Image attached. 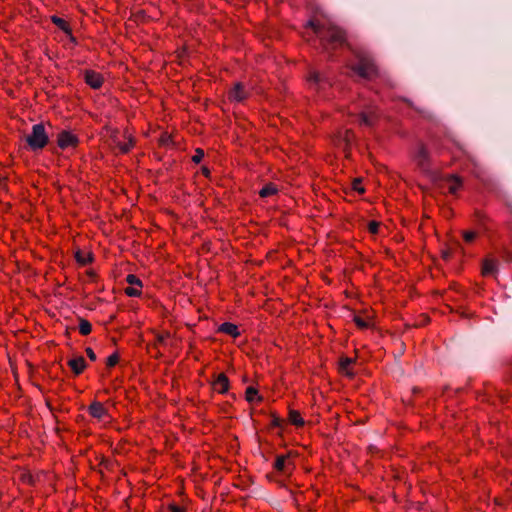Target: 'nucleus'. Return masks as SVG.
<instances>
[{
  "mask_svg": "<svg viewBox=\"0 0 512 512\" xmlns=\"http://www.w3.org/2000/svg\"><path fill=\"white\" fill-rule=\"evenodd\" d=\"M57 145L62 150L69 147L76 148L79 145V138L69 130H62L57 135Z\"/></svg>",
  "mask_w": 512,
  "mask_h": 512,
  "instance_id": "20e7f679",
  "label": "nucleus"
},
{
  "mask_svg": "<svg viewBox=\"0 0 512 512\" xmlns=\"http://www.w3.org/2000/svg\"><path fill=\"white\" fill-rule=\"evenodd\" d=\"M359 118L361 124L366 126H372L378 120L379 116L375 111L370 112V114L362 112L359 114Z\"/></svg>",
  "mask_w": 512,
  "mask_h": 512,
  "instance_id": "ddd939ff",
  "label": "nucleus"
},
{
  "mask_svg": "<svg viewBox=\"0 0 512 512\" xmlns=\"http://www.w3.org/2000/svg\"><path fill=\"white\" fill-rule=\"evenodd\" d=\"M354 362L352 358L342 357L340 359V370L343 373H346L348 376H352L353 373L349 371L350 365Z\"/></svg>",
  "mask_w": 512,
  "mask_h": 512,
  "instance_id": "aec40b11",
  "label": "nucleus"
},
{
  "mask_svg": "<svg viewBox=\"0 0 512 512\" xmlns=\"http://www.w3.org/2000/svg\"><path fill=\"white\" fill-rule=\"evenodd\" d=\"M379 229H380V226H368V230H369L370 234H372V235L378 234Z\"/></svg>",
  "mask_w": 512,
  "mask_h": 512,
  "instance_id": "e433bc0d",
  "label": "nucleus"
},
{
  "mask_svg": "<svg viewBox=\"0 0 512 512\" xmlns=\"http://www.w3.org/2000/svg\"><path fill=\"white\" fill-rule=\"evenodd\" d=\"M306 27H310L319 38L322 48L327 51H334L346 45L345 32L338 26L321 23L317 19H310Z\"/></svg>",
  "mask_w": 512,
  "mask_h": 512,
  "instance_id": "f257e3e1",
  "label": "nucleus"
},
{
  "mask_svg": "<svg viewBox=\"0 0 512 512\" xmlns=\"http://www.w3.org/2000/svg\"><path fill=\"white\" fill-rule=\"evenodd\" d=\"M85 352L88 356V358L91 360V361H95L96 360V354L94 353V351L90 348V347H87L85 349Z\"/></svg>",
  "mask_w": 512,
  "mask_h": 512,
  "instance_id": "72a5a7b5",
  "label": "nucleus"
},
{
  "mask_svg": "<svg viewBox=\"0 0 512 512\" xmlns=\"http://www.w3.org/2000/svg\"><path fill=\"white\" fill-rule=\"evenodd\" d=\"M75 259L80 265H87L92 261V254L84 255V253L81 250H77L75 252Z\"/></svg>",
  "mask_w": 512,
  "mask_h": 512,
  "instance_id": "6ab92c4d",
  "label": "nucleus"
},
{
  "mask_svg": "<svg viewBox=\"0 0 512 512\" xmlns=\"http://www.w3.org/2000/svg\"><path fill=\"white\" fill-rule=\"evenodd\" d=\"M248 94L242 82L234 83L233 87L228 92V99L230 102H243Z\"/></svg>",
  "mask_w": 512,
  "mask_h": 512,
  "instance_id": "423d86ee",
  "label": "nucleus"
},
{
  "mask_svg": "<svg viewBox=\"0 0 512 512\" xmlns=\"http://www.w3.org/2000/svg\"><path fill=\"white\" fill-rule=\"evenodd\" d=\"M213 388L218 393L224 394L229 389V379L224 373H220L213 383Z\"/></svg>",
  "mask_w": 512,
  "mask_h": 512,
  "instance_id": "6e6552de",
  "label": "nucleus"
},
{
  "mask_svg": "<svg viewBox=\"0 0 512 512\" xmlns=\"http://www.w3.org/2000/svg\"><path fill=\"white\" fill-rule=\"evenodd\" d=\"M84 80L92 89H99L104 83V77L102 74L94 70H85Z\"/></svg>",
  "mask_w": 512,
  "mask_h": 512,
  "instance_id": "39448f33",
  "label": "nucleus"
},
{
  "mask_svg": "<svg viewBox=\"0 0 512 512\" xmlns=\"http://www.w3.org/2000/svg\"><path fill=\"white\" fill-rule=\"evenodd\" d=\"M51 21H52V23H54L56 26H58L64 32H66V33L71 32V28H70L68 22L66 20H64L63 18H60V17L54 15L51 17Z\"/></svg>",
  "mask_w": 512,
  "mask_h": 512,
  "instance_id": "f3484780",
  "label": "nucleus"
},
{
  "mask_svg": "<svg viewBox=\"0 0 512 512\" xmlns=\"http://www.w3.org/2000/svg\"><path fill=\"white\" fill-rule=\"evenodd\" d=\"M68 365L72 369L74 374L79 375L86 368V361L82 356H77L73 359H70L68 361Z\"/></svg>",
  "mask_w": 512,
  "mask_h": 512,
  "instance_id": "9d476101",
  "label": "nucleus"
},
{
  "mask_svg": "<svg viewBox=\"0 0 512 512\" xmlns=\"http://www.w3.org/2000/svg\"><path fill=\"white\" fill-rule=\"evenodd\" d=\"M204 157V151L201 148L195 150V154L192 156V161L196 164L200 163Z\"/></svg>",
  "mask_w": 512,
  "mask_h": 512,
  "instance_id": "bb28decb",
  "label": "nucleus"
},
{
  "mask_svg": "<svg viewBox=\"0 0 512 512\" xmlns=\"http://www.w3.org/2000/svg\"><path fill=\"white\" fill-rule=\"evenodd\" d=\"M126 281L130 285H136V286H140V287L142 286L141 280L137 276H135L134 274L127 275Z\"/></svg>",
  "mask_w": 512,
  "mask_h": 512,
  "instance_id": "a878e982",
  "label": "nucleus"
},
{
  "mask_svg": "<svg viewBox=\"0 0 512 512\" xmlns=\"http://www.w3.org/2000/svg\"><path fill=\"white\" fill-rule=\"evenodd\" d=\"M308 80L313 81L315 83L319 82V74L317 72L310 73Z\"/></svg>",
  "mask_w": 512,
  "mask_h": 512,
  "instance_id": "c9c22d12",
  "label": "nucleus"
},
{
  "mask_svg": "<svg viewBox=\"0 0 512 512\" xmlns=\"http://www.w3.org/2000/svg\"><path fill=\"white\" fill-rule=\"evenodd\" d=\"M92 330L91 323L86 319L79 318V332L82 335H88Z\"/></svg>",
  "mask_w": 512,
  "mask_h": 512,
  "instance_id": "412c9836",
  "label": "nucleus"
},
{
  "mask_svg": "<svg viewBox=\"0 0 512 512\" xmlns=\"http://www.w3.org/2000/svg\"><path fill=\"white\" fill-rule=\"evenodd\" d=\"M117 134H118V131H114V133L112 135V137L114 139V143L116 144V146L122 153H128L134 147L133 136L130 133H128L127 130L124 131L123 135H124L125 139H127V141L122 143L117 139Z\"/></svg>",
  "mask_w": 512,
  "mask_h": 512,
  "instance_id": "0eeeda50",
  "label": "nucleus"
},
{
  "mask_svg": "<svg viewBox=\"0 0 512 512\" xmlns=\"http://www.w3.org/2000/svg\"><path fill=\"white\" fill-rule=\"evenodd\" d=\"M354 322L361 329H366L369 327V323L359 316H354Z\"/></svg>",
  "mask_w": 512,
  "mask_h": 512,
  "instance_id": "cd10ccee",
  "label": "nucleus"
},
{
  "mask_svg": "<svg viewBox=\"0 0 512 512\" xmlns=\"http://www.w3.org/2000/svg\"><path fill=\"white\" fill-rule=\"evenodd\" d=\"M169 509H170L171 512H184V508L180 507V506H178L176 504H171L169 506Z\"/></svg>",
  "mask_w": 512,
  "mask_h": 512,
  "instance_id": "f704fd0d",
  "label": "nucleus"
},
{
  "mask_svg": "<svg viewBox=\"0 0 512 512\" xmlns=\"http://www.w3.org/2000/svg\"><path fill=\"white\" fill-rule=\"evenodd\" d=\"M351 70L363 79L371 80L378 76V69L372 60L362 58Z\"/></svg>",
  "mask_w": 512,
  "mask_h": 512,
  "instance_id": "7ed1b4c3",
  "label": "nucleus"
},
{
  "mask_svg": "<svg viewBox=\"0 0 512 512\" xmlns=\"http://www.w3.org/2000/svg\"><path fill=\"white\" fill-rule=\"evenodd\" d=\"M352 189L358 194H363L365 192V187L363 185V181L361 178H354L352 181Z\"/></svg>",
  "mask_w": 512,
  "mask_h": 512,
  "instance_id": "b1692460",
  "label": "nucleus"
},
{
  "mask_svg": "<svg viewBox=\"0 0 512 512\" xmlns=\"http://www.w3.org/2000/svg\"><path fill=\"white\" fill-rule=\"evenodd\" d=\"M164 340H165V337H164L163 335H159V336L157 337V341H158L159 343H164Z\"/></svg>",
  "mask_w": 512,
  "mask_h": 512,
  "instance_id": "58836bf2",
  "label": "nucleus"
},
{
  "mask_svg": "<svg viewBox=\"0 0 512 512\" xmlns=\"http://www.w3.org/2000/svg\"><path fill=\"white\" fill-rule=\"evenodd\" d=\"M497 271V261L493 259H485L483 261L482 273L483 275H493Z\"/></svg>",
  "mask_w": 512,
  "mask_h": 512,
  "instance_id": "4468645a",
  "label": "nucleus"
},
{
  "mask_svg": "<svg viewBox=\"0 0 512 512\" xmlns=\"http://www.w3.org/2000/svg\"><path fill=\"white\" fill-rule=\"evenodd\" d=\"M119 361V357L116 353H113L112 355H110L108 358H107V366L108 367H113L115 366Z\"/></svg>",
  "mask_w": 512,
  "mask_h": 512,
  "instance_id": "c85d7f7f",
  "label": "nucleus"
},
{
  "mask_svg": "<svg viewBox=\"0 0 512 512\" xmlns=\"http://www.w3.org/2000/svg\"><path fill=\"white\" fill-rule=\"evenodd\" d=\"M368 224L374 225V224H380V223L376 220H371Z\"/></svg>",
  "mask_w": 512,
  "mask_h": 512,
  "instance_id": "a19ab883",
  "label": "nucleus"
},
{
  "mask_svg": "<svg viewBox=\"0 0 512 512\" xmlns=\"http://www.w3.org/2000/svg\"><path fill=\"white\" fill-rule=\"evenodd\" d=\"M462 236L466 242H472L476 237V233L473 231H463Z\"/></svg>",
  "mask_w": 512,
  "mask_h": 512,
  "instance_id": "c756f323",
  "label": "nucleus"
},
{
  "mask_svg": "<svg viewBox=\"0 0 512 512\" xmlns=\"http://www.w3.org/2000/svg\"><path fill=\"white\" fill-rule=\"evenodd\" d=\"M218 332L225 333L227 335L232 336L233 338H236L240 335V332L238 330V327L230 322H224L218 327Z\"/></svg>",
  "mask_w": 512,
  "mask_h": 512,
  "instance_id": "f8f14e48",
  "label": "nucleus"
},
{
  "mask_svg": "<svg viewBox=\"0 0 512 512\" xmlns=\"http://www.w3.org/2000/svg\"><path fill=\"white\" fill-rule=\"evenodd\" d=\"M289 420L292 424L296 426H302L304 424V420L300 416L299 412L295 410H291L289 413Z\"/></svg>",
  "mask_w": 512,
  "mask_h": 512,
  "instance_id": "5701e85b",
  "label": "nucleus"
},
{
  "mask_svg": "<svg viewBox=\"0 0 512 512\" xmlns=\"http://www.w3.org/2000/svg\"><path fill=\"white\" fill-rule=\"evenodd\" d=\"M445 180L449 183L448 191L451 194H455L463 186L462 178L458 175H448Z\"/></svg>",
  "mask_w": 512,
  "mask_h": 512,
  "instance_id": "1a4fd4ad",
  "label": "nucleus"
},
{
  "mask_svg": "<svg viewBox=\"0 0 512 512\" xmlns=\"http://www.w3.org/2000/svg\"><path fill=\"white\" fill-rule=\"evenodd\" d=\"M125 293L130 297H137L141 294V291L134 287H127Z\"/></svg>",
  "mask_w": 512,
  "mask_h": 512,
  "instance_id": "7c9ffc66",
  "label": "nucleus"
},
{
  "mask_svg": "<svg viewBox=\"0 0 512 512\" xmlns=\"http://www.w3.org/2000/svg\"><path fill=\"white\" fill-rule=\"evenodd\" d=\"M278 193V189L274 183H268L263 186L259 191V196L262 198H266L269 196L276 195Z\"/></svg>",
  "mask_w": 512,
  "mask_h": 512,
  "instance_id": "2eb2a0df",
  "label": "nucleus"
},
{
  "mask_svg": "<svg viewBox=\"0 0 512 512\" xmlns=\"http://www.w3.org/2000/svg\"><path fill=\"white\" fill-rule=\"evenodd\" d=\"M201 171H202V174L205 175L206 177L210 176V170L206 166H203L201 168Z\"/></svg>",
  "mask_w": 512,
  "mask_h": 512,
  "instance_id": "4c0bfd02",
  "label": "nucleus"
},
{
  "mask_svg": "<svg viewBox=\"0 0 512 512\" xmlns=\"http://www.w3.org/2000/svg\"><path fill=\"white\" fill-rule=\"evenodd\" d=\"M417 158L420 165L427 164L429 162V152L424 144H421L418 148Z\"/></svg>",
  "mask_w": 512,
  "mask_h": 512,
  "instance_id": "dca6fc26",
  "label": "nucleus"
},
{
  "mask_svg": "<svg viewBox=\"0 0 512 512\" xmlns=\"http://www.w3.org/2000/svg\"><path fill=\"white\" fill-rule=\"evenodd\" d=\"M27 144L32 150L43 149L49 141L45 127L42 123L32 127V133L26 138Z\"/></svg>",
  "mask_w": 512,
  "mask_h": 512,
  "instance_id": "f03ea898",
  "label": "nucleus"
},
{
  "mask_svg": "<svg viewBox=\"0 0 512 512\" xmlns=\"http://www.w3.org/2000/svg\"><path fill=\"white\" fill-rule=\"evenodd\" d=\"M449 256H450V253H449L448 251L443 252V257H444L445 259H448V258H449Z\"/></svg>",
  "mask_w": 512,
  "mask_h": 512,
  "instance_id": "ea45409f",
  "label": "nucleus"
},
{
  "mask_svg": "<svg viewBox=\"0 0 512 512\" xmlns=\"http://www.w3.org/2000/svg\"><path fill=\"white\" fill-rule=\"evenodd\" d=\"M282 424V419L275 416V415H272L271 416V425L274 426V427H280Z\"/></svg>",
  "mask_w": 512,
  "mask_h": 512,
  "instance_id": "473e14b6",
  "label": "nucleus"
},
{
  "mask_svg": "<svg viewBox=\"0 0 512 512\" xmlns=\"http://www.w3.org/2000/svg\"><path fill=\"white\" fill-rule=\"evenodd\" d=\"M22 481L25 483H28L30 485L34 484V477L30 473H23L22 474Z\"/></svg>",
  "mask_w": 512,
  "mask_h": 512,
  "instance_id": "2f4dec72",
  "label": "nucleus"
},
{
  "mask_svg": "<svg viewBox=\"0 0 512 512\" xmlns=\"http://www.w3.org/2000/svg\"><path fill=\"white\" fill-rule=\"evenodd\" d=\"M158 144L164 147L172 145L173 139L171 134H169L168 132H163L158 139Z\"/></svg>",
  "mask_w": 512,
  "mask_h": 512,
  "instance_id": "4be33fe9",
  "label": "nucleus"
},
{
  "mask_svg": "<svg viewBox=\"0 0 512 512\" xmlns=\"http://www.w3.org/2000/svg\"><path fill=\"white\" fill-rule=\"evenodd\" d=\"M257 394H258V391H257L256 388H254L252 386L247 387V389H246V400L248 402H250V403L253 402L255 397L257 396Z\"/></svg>",
  "mask_w": 512,
  "mask_h": 512,
  "instance_id": "393cba45",
  "label": "nucleus"
},
{
  "mask_svg": "<svg viewBox=\"0 0 512 512\" xmlns=\"http://www.w3.org/2000/svg\"><path fill=\"white\" fill-rule=\"evenodd\" d=\"M88 411L93 417L97 419H102L107 415V410L100 402H93L89 406Z\"/></svg>",
  "mask_w": 512,
  "mask_h": 512,
  "instance_id": "9b49d317",
  "label": "nucleus"
},
{
  "mask_svg": "<svg viewBox=\"0 0 512 512\" xmlns=\"http://www.w3.org/2000/svg\"><path fill=\"white\" fill-rule=\"evenodd\" d=\"M286 459L287 457L284 455L277 456L274 462V468L279 472L285 473L288 468V465L286 464Z\"/></svg>",
  "mask_w": 512,
  "mask_h": 512,
  "instance_id": "a211bd4d",
  "label": "nucleus"
}]
</instances>
